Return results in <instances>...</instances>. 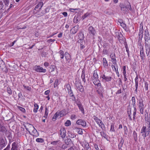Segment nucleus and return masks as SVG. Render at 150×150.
<instances>
[{
    "label": "nucleus",
    "mask_w": 150,
    "mask_h": 150,
    "mask_svg": "<svg viewBox=\"0 0 150 150\" xmlns=\"http://www.w3.org/2000/svg\"><path fill=\"white\" fill-rule=\"evenodd\" d=\"M139 109L140 112L141 113L143 114L144 109L146 106V104H145V103L144 101L142 98L139 100Z\"/></svg>",
    "instance_id": "nucleus-1"
},
{
    "label": "nucleus",
    "mask_w": 150,
    "mask_h": 150,
    "mask_svg": "<svg viewBox=\"0 0 150 150\" xmlns=\"http://www.w3.org/2000/svg\"><path fill=\"white\" fill-rule=\"evenodd\" d=\"M43 5V3L42 2H40L36 6L34 10L33 13L36 14L38 13V11H40L41 8Z\"/></svg>",
    "instance_id": "nucleus-2"
},
{
    "label": "nucleus",
    "mask_w": 150,
    "mask_h": 150,
    "mask_svg": "<svg viewBox=\"0 0 150 150\" xmlns=\"http://www.w3.org/2000/svg\"><path fill=\"white\" fill-rule=\"evenodd\" d=\"M141 133L144 139H145L146 136L149 134L146 131V126L142 127L141 130Z\"/></svg>",
    "instance_id": "nucleus-3"
},
{
    "label": "nucleus",
    "mask_w": 150,
    "mask_h": 150,
    "mask_svg": "<svg viewBox=\"0 0 150 150\" xmlns=\"http://www.w3.org/2000/svg\"><path fill=\"white\" fill-rule=\"evenodd\" d=\"M34 69L35 71L39 72L45 73L46 70L43 69L42 67L39 66H35L34 67Z\"/></svg>",
    "instance_id": "nucleus-4"
},
{
    "label": "nucleus",
    "mask_w": 150,
    "mask_h": 150,
    "mask_svg": "<svg viewBox=\"0 0 150 150\" xmlns=\"http://www.w3.org/2000/svg\"><path fill=\"white\" fill-rule=\"evenodd\" d=\"M94 119L96 123L99 125V127H100L102 129L103 127H105V125L102 121L99 119L96 116H94Z\"/></svg>",
    "instance_id": "nucleus-5"
},
{
    "label": "nucleus",
    "mask_w": 150,
    "mask_h": 150,
    "mask_svg": "<svg viewBox=\"0 0 150 150\" xmlns=\"http://www.w3.org/2000/svg\"><path fill=\"white\" fill-rule=\"evenodd\" d=\"M7 144V142L5 139H4L2 137L0 138V147L1 148L4 147Z\"/></svg>",
    "instance_id": "nucleus-6"
},
{
    "label": "nucleus",
    "mask_w": 150,
    "mask_h": 150,
    "mask_svg": "<svg viewBox=\"0 0 150 150\" xmlns=\"http://www.w3.org/2000/svg\"><path fill=\"white\" fill-rule=\"evenodd\" d=\"M59 134L62 138L65 137L66 134V132L64 128H62L60 129L59 131Z\"/></svg>",
    "instance_id": "nucleus-7"
},
{
    "label": "nucleus",
    "mask_w": 150,
    "mask_h": 150,
    "mask_svg": "<svg viewBox=\"0 0 150 150\" xmlns=\"http://www.w3.org/2000/svg\"><path fill=\"white\" fill-rule=\"evenodd\" d=\"M100 78H102L106 81H110L112 79L111 76H106L105 74H102L100 75Z\"/></svg>",
    "instance_id": "nucleus-8"
},
{
    "label": "nucleus",
    "mask_w": 150,
    "mask_h": 150,
    "mask_svg": "<svg viewBox=\"0 0 150 150\" xmlns=\"http://www.w3.org/2000/svg\"><path fill=\"white\" fill-rule=\"evenodd\" d=\"M144 38L145 42H147L150 40V35L147 30L146 29L144 31Z\"/></svg>",
    "instance_id": "nucleus-9"
},
{
    "label": "nucleus",
    "mask_w": 150,
    "mask_h": 150,
    "mask_svg": "<svg viewBox=\"0 0 150 150\" xmlns=\"http://www.w3.org/2000/svg\"><path fill=\"white\" fill-rule=\"evenodd\" d=\"M76 124L79 125H81L83 127H85L86 125V121L82 119H79L76 121Z\"/></svg>",
    "instance_id": "nucleus-10"
},
{
    "label": "nucleus",
    "mask_w": 150,
    "mask_h": 150,
    "mask_svg": "<svg viewBox=\"0 0 150 150\" xmlns=\"http://www.w3.org/2000/svg\"><path fill=\"white\" fill-rule=\"evenodd\" d=\"M96 88L98 89L97 91L98 93L101 97H103L102 93L103 92V87L101 86H99L97 88Z\"/></svg>",
    "instance_id": "nucleus-11"
},
{
    "label": "nucleus",
    "mask_w": 150,
    "mask_h": 150,
    "mask_svg": "<svg viewBox=\"0 0 150 150\" xmlns=\"http://www.w3.org/2000/svg\"><path fill=\"white\" fill-rule=\"evenodd\" d=\"M145 44L146 53L147 55L148 56L149 54L150 51V45L146 42H145Z\"/></svg>",
    "instance_id": "nucleus-12"
},
{
    "label": "nucleus",
    "mask_w": 150,
    "mask_h": 150,
    "mask_svg": "<svg viewBox=\"0 0 150 150\" xmlns=\"http://www.w3.org/2000/svg\"><path fill=\"white\" fill-rule=\"evenodd\" d=\"M64 55L67 62H69L71 59V56L67 52H65Z\"/></svg>",
    "instance_id": "nucleus-13"
},
{
    "label": "nucleus",
    "mask_w": 150,
    "mask_h": 150,
    "mask_svg": "<svg viewBox=\"0 0 150 150\" xmlns=\"http://www.w3.org/2000/svg\"><path fill=\"white\" fill-rule=\"evenodd\" d=\"M118 141L119 142V143L118 146V148L119 149L121 150V148L124 143V140L123 138L121 137L118 139Z\"/></svg>",
    "instance_id": "nucleus-14"
},
{
    "label": "nucleus",
    "mask_w": 150,
    "mask_h": 150,
    "mask_svg": "<svg viewBox=\"0 0 150 150\" xmlns=\"http://www.w3.org/2000/svg\"><path fill=\"white\" fill-rule=\"evenodd\" d=\"M89 31V33L90 34H92V35H94L95 34V31L94 28L92 26H90L88 28Z\"/></svg>",
    "instance_id": "nucleus-15"
},
{
    "label": "nucleus",
    "mask_w": 150,
    "mask_h": 150,
    "mask_svg": "<svg viewBox=\"0 0 150 150\" xmlns=\"http://www.w3.org/2000/svg\"><path fill=\"white\" fill-rule=\"evenodd\" d=\"M143 36V27L142 28H140L139 30V39L141 40H142Z\"/></svg>",
    "instance_id": "nucleus-16"
},
{
    "label": "nucleus",
    "mask_w": 150,
    "mask_h": 150,
    "mask_svg": "<svg viewBox=\"0 0 150 150\" xmlns=\"http://www.w3.org/2000/svg\"><path fill=\"white\" fill-rule=\"evenodd\" d=\"M79 30L78 26H74L71 30V32L73 34H74L76 33Z\"/></svg>",
    "instance_id": "nucleus-17"
},
{
    "label": "nucleus",
    "mask_w": 150,
    "mask_h": 150,
    "mask_svg": "<svg viewBox=\"0 0 150 150\" xmlns=\"http://www.w3.org/2000/svg\"><path fill=\"white\" fill-rule=\"evenodd\" d=\"M103 63L104 68H108V63L106 59L104 57L103 58Z\"/></svg>",
    "instance_id": "nucleus-18"
},
{
    "label": "nucleus",
    "mask_w": 150,
    "mask_h": 150,
    "mask_svg": "<svg viewBox=\"0 0 150 150\" xmlns=\"http://www.w3.org/2000/svg\"><path fill=\"white\" fill-rule=\"evenodd\" d=\"M93 83L96 85L97 86V87H98L101 86V84L100 83V81L98 79H95L92 80Z\"/></svg>",
    "instance_id": "nucleus-19"
},
{
    "label": "nucleus",
    "mask_w": 150,
    "mask_h": 150,
    "mask_svg": "<svg viewBox=\"0 0 150 150\" xmlns=\"http://www.w3.org/2000/svg\"><path fill=\"white\" fill-rule=\"evenodd\" d=\"M119 6L121 8V10L124 13H126L127 11V9L123 4H120L119 5Z\"/></svg>",
    "instance_id": "nucleus-20"
},
{
    "label": "nucleus",
    "mask_w": 150,
    "mask_h": 150,
    "mask_svg": "<svg viewBox=\"0 0 150 150\" xmlns=\"http://www.w3.org/2000/svg\"><path fill=\"white\" fill-rule=\"evenodd\" d=\"M7 131L6 128L3 125L0 124V132H6Z\"/></svg>",
    "instance_id": "nucleus-21"
},
{
    "label": "nucleus",
    "mask_w": 150,
    "mask_h": 150,
    "mask_svg": "<svg viewBox=\"0 0 150 150\" xmlns=\"http://www.w3.org/2000/svg\"><path fill=\"white\" fill-rule=\"evenodd\" d=\"M76 103L79 107V109L82 111V112H84V109L83 108L82 105L81 103L79 101L78 102H76Z\"/></svg>",
    "instance_id": "nucleus-22"
},
{
    "label": "nucleus",
    "mask_w": 150,
    "mask_h": 150,
    "mask_svg": "<svg viewBox=\"0 0 150 150\" xmlns=\"http://www.w3.org/2000/svg\"><path fill=\"white\" fill-rule=\"evenodd\" d=\"M140 55L141 59H143L145 57V55L144 54L143 47H142V48H140Z\"/></svg>",
    "instance_id": "nucleus-23"
},
{
    "label": "nucleus",
    "mask_w": 150,
    "mask_h": 150,
    "mask_svg": "<svg viewBox=\"0 0 150 150\" xmlns=\"http://www.w3.org/2000/svg\"><path fill=\"white\" fill-rule=\"evenodd\" d=\"M92 80L98 79V75L96 71H94L93 77L92 78Z\"/></svg>",
    "instance_id": "nucleus-24"
},
{
    "label": "nucleus",
    "mask_w": 150,
    "mask_h": 150,
    "mask_svg": "<svg viewBox=\"0 0 150 150\" xmlns=\"http://www.w3.org/2000/svg\"><path fill=\"white\" fill-rule=\"evenodd\" d=\"M79 39H84V35L81 31H80L78 33Z\"/></svg>",
    "instance_id": "nucleus-25"
},
{
    "label": "nucleus",
    "mask_w": 150,
    "mask_h": 150,
    "mask_svg": "<svg viewBox=\"0 0 150 150\" xmlns=\"http://www.w3.org/2000/svg\"><path fill=\"white\" fill-rule=\"evenodd\" d=\"M17 144L16 143L13 142L12 145L11 150H17Z\"/></svg>",
    "instance_id": "nucleus-26"
},
{
    "label": "nucleus",
    "mask_w": 150,
    "mask_h": 150,
    "mask_svg": "<svg viewBox=\"0 0 150 150\" xmlns=\"http://www.w3.org/2000/svg\"><path fill=\"white\" fill-rule=\"evenodd\" d=\"M133 135L135 141V142H137V133L135 131H133Z\"/></svg>",
    "instance_id": "nucleus-27"
},
{
    "label": "nucleus",
    "mask_w": 150,
    "mask_h": 150,
    "mask_svg": "<svg viewBox=\"0 0 150 150\" xmlns=\"http://www.w3.org/2000/svg\"><path fill=\"white\" fill-rule=\"evenodd\" d=\"M111 67L112 69L114 68L115 69V71H116V74L118 76V77H119L120 75L118 70V68H116L115 67V65H111Z\"/></svg>",
    "instance_id": "nucleus-28"
},
{
    "label": "nucleus",
    "mask_w": 150,
    "mask_h": 150,
    "mask_svg": "<svg viewBox=\"0 0 150 150\" xmlns=\"http://www.w3.org/2000/svg\"><path fill=\"white\" fill-rule=\"evenodd\" d=\"M127 9L128 10H129L130 11H132V9L130 5V4L129 2H128L126 6H125Z\"/></svg>",
    "instance_id": "nucleus-29"
},
{
    "label": "nucleus",
    "mask_w": 150,
    "mask_h": 150,
    "mask_svg": "<svg viewBox=\"0 0 150 150\" xmlns=\"http://www.w3.org/2000/svg\"><path fill=\"white\" fill-rule=\"evenodd\" d=\"M75 129H76V131L79 134L81 135L83 134V132L81 129L79 128H76Z\"/></svg>",
    "instance_id": "nucleus-30"
},
{
    "label": "nucleus",
    "mask_w": 150,
    "mask_h": 150,
    "mask_svg": "<svg viewBox=\"0 0 150 150\" xmlns=\"http://www.w3.org/2000/svg\"><path fill=\"white\" fill-rule=\"evenodd\" d=\"M65 142L67 145H69L71 143V139H70L67 138L65 140Z\"/></svg>",
    "instance_id": "nucleus-31"
},
{
    "label": "nucleus",
    "mask_w": 150,
    "mask_h": 150,
    "mask_svg": "<svg viewBox=\"0 0 150 150\" xmlns=\"http://www.w3.org/2000/svg\"><path fill=\"white\" fill-rule=\"evenodd\" d=\"M34 106L35 107L34 108L33 110V111L34 112H37V110L38 109V105L37 104H35L34 105Z\"/></svg>",
    "instance_id": "nucleus-32"
},
{
    "label": "nucleus",
    "mask_w": 150,
    "mask_h": 150,
    "mask_svg": "<svg viewBox=\"0 0 150 150\" xmlns=\"http://www.w3.org/2000/svg\"><path fill=\"white\" fill-rule=\"evenodd\" d=\"M59 114V113L56 112L52 118V120L53 121H55L56 120V118L58 117V115Z\"/></svg>",
    "instance_id": "nucleus-33"
},
{
    "label": "nucleus",
    "mask_w": 150,
    "mask_h": 150,
    "mask_svg": "<svg viewBox=\"0 0 150 150\" xmlns=\"http://www.w3.org/2000/svg\"><path fill=\"white\" fill-rule=\"evenodd\" d=\"M48 114V110L47 107H46L45 109V113L44 116V117L45 118H47V115Z\"/></svg>",
    "instance_id": "nucleus-34"
},
{
    "label": "nucleus",
    "mask_w": 150,
    "mask_h": 150,
    "mask_svg": "<svg viewBox=\"0 0 150 150\" xmlns=\"http://www.w3.org/2000/svg\"><path fill=\"white\" fill-rule=\"evenodd\" d=\"M61 143L60 142V141H53L51 142V144L53 145H56L57 143L58 144H59V145H60V143Z\"/></svg>",
    "instance_id": "nucleus-35"
},
{
    "label": "nucleus",
    "mask_w": 150,
    "mask_h": 150,
    "mask_svg": "<svg viewBox=\"0 0 150 150\" xmlns=\"http://www.w3.org/2000/svg\"><path fill=\"white\" fill-rule=\"evenodd\" d=\"M144 88L145 89V90L146 91H148V83L146 82L145 81L144 82Z\"/></svg>",
    "instance_id": "nucleus-36"
},
{
    "label": "nucleus",
    "mask_w": 150,
    "mask_h": 150,
    "mask_svg": "<svg viewBox=\"0 0 150 150\" xmlns=\"http://www.w3.org/2000/svg\"><path fill=\"white\" fill-rule=\"evenodd\" d=\"M100 133L102 137H103L104 138H106L107 139L106 134L104 132H100Z\"/></svg>",
    "instance_id": "nucleus-37"
},
{
    "label": "nucleus",
    "mask_w": 150,
    "mask_h": 150,
    "mask_svg": "<svg viewBox=\"0 0 150 150\" xmlns=\"http://www.w3.org/2000/svg\"><path fill=\"white\" fill-rule=\"evenodd\" d=\"M68 92L70 96L73 97H74L75 98L74 96V95L73 92L71 91V90H70L69 91H68Z\"/></svg>",
    "instance_id": "nucleus-38"
},
{
    "label": "nucleus",
    "mask_w": 150,
    "mask_h": 150,
    "mask_svg": "<svg viewBox=\"0 0 150 150\" xmlns=\"http://www.w3.org/2000/svg\"><path fill=\"white\" fill-rule=\"evenodd\" d=\"M125 46L126 49V51L127 53L128 57H129V51L127 45V44H126Z\"/></svg>",
    "instance_id": "nucleus-39"
},
{
    "label": "nucleus",
    "mask_w": 150,
    "mask_h": 150,
    "mask_svg": "<svg viewBox=\"0 0 150 150\" xmlns=\"http://www.w3.org/2000/svg\"><path fill=\"white\" fill-rule=\"evenodd\" d=\"M36 141L38 142H42L44 141V139L41 138H38L36 139Z\"/></svg>",
    "instance_id": "nucleus-40"
},
{
    "label": "nucleus",
    "mask_w": 150,
    "mask_h": 150,
    "mask_svg": "<svg viewBox=\"0 0 150 150\" xmlns=\"http://www.w3.org/2000/svg\"><path fill=\"white\" fill-rule=\"evenodd\" d=\"M111 60L112 62H113V64L114 65H115H115H117L116 62L117 61L116 59L115 58H113L112 59H111Z\"/></svg>",
    "instance_id": "nucleus-41"
},
{
    "label": "nucleus",
    "mask_w": 150,
    "mask_h": 150,
    "mask_svg": "<svg viewBox=\"0 0 150 150\" xmlns=\"http://www.w3.org/2000/svg\"><path fill=\"white\" fill-rule=\"evenodd\" d=\"M64 55V54L63 51L62 50H60L58 54V56L60 57Z\"/></svg>",
    "instance_id": "nucleus-42"
},
{
    "label": "nucleus",
    "mask_w": 150,
    "mask_h": 150,
    "mask_svg": "<svg viewBox=\"0 0 150 150\" xmlns=\"http://www.w3.org/2000/svg\"><path fill=\"white\" fill-rule=\"evenodd\" d=\"M80 92H83L84 91V88L83 86L82 85L80 86L79 87V88L78 89Z\"/></svg>",
    "instance_id": "nucleus-43"
},
{
    "label": "nucleus",
    "mask_w": 150,
    "mask_h": 150,
    "mask_svg": "<svg viewBox=\"0 0 150 150\" xmlns=\"http://www.w3.org/2000/svg\"><path fill=\"white\" fill-rule=\"evenodd\" d=\"M6 6H8L9 4V0H3Z\"/></svg>",
    "instance_id": "nucleus-44"
},
{
    "label": "nucleus",
    "mask_w": 150,
    "mask_h": 150,
    "mask_svg": "<svg viewBox=\"0 0 150 150\" xmlns=\"http://www.w3.org/2000/svg\"><path fill=\"white\" fill-rule=\"evenodd\" d=\"M58 80L57 79L55 80L54 81V87L55 88L56 87L58 84Z\"/></svg>",
    "instance_id": "nucleus-45"
},
{
    "label": "nucleus",
    "mask_w": 150,
    "mask_h": 150,
    "mask_svg": "<svg viewBox=\"0 0 150 150\" xmlns=\"http://www.w3.org/2000/svg\"><path fill=\"white\" fill-rule=\"evenodd\" d=\"M71 124V122L69 120H67L66 122L65 123V125L66 126H68L70 125Z\"/></svg>",
    "instance_id": "nucleus-46"
},
{
    "label": "nucleus",
    "mask_w": 150,
    "mask_h": 150,
    "mask_svg": "<svg viewBox=\"0 0 150 150\" xmlns=\"http://www.w3.org/2000/svg\"><path fill=\"white\" fill-rule=\"evenodd\" d=\"M110 131L112 132L115 131L114 125L113 124H111Z\"/></svg>",
    "instance_id": "nucleus-47"
},
{
    "label": "nucleus",
    "mask_w": 150,
    "mask_h": 150,
    "mask_svg": "<svg viewBox=\"0 0 150 150\" xmlns=\"http://www.w3.org/2000/svg\"><path fill=\"white\" fill-rule=\"evenodd\" d=\"M67 144H64L62 145L61 147V148L62 149L64 150L66 149H67Z\"/></svg>",
    "instance_id": "nucleus-48"
},
{
    "label": "nucleus",
    "mask_w": 150,
    "mask_h": 150,
    "mask_svg": "<svg viewBox=\"0 0 150 150\" xmlns=\"http://www.w3.org/2000/svg\"><path fill=\"white\" fill-rule=\"evenodd\" d=\"M147 132L150 134V122H149L147 126Z\"/></svg>",
    "instance_id": "nucleus-49"
},
{
    "label": "nucleus",
    "mask_w": 150,
    "mask_h": 150,
    "mask_svg": "<svg viewBox=\"0 0 150 150\" xmlns=\"http://www.w3.org/2000/svg\"><path fill=\"white\" fill-rule=\"evenodd\" d=\"M89 13H86L83 16H82V18L83 20L85 18L87 17L89 15Z\"/></svg>",
    "instance_id": "nucleus-50"
},
{
    "label": "nucleus",
    "mask_w": 150,
    "mask_h": 150,
    "mask_svg": "<svg viewBox=\"0 0 150 150\" xmlns=\"http://www.w3.org/2000/svg\"><path fill=\"white\" fill-rule=\"evenodd\" d=\"M136 110L134 109V112L133 115V120L134 121L135 120V115H136Z\"/></svg>",
    "instance_id": "nucleus-51"
},
{
    "label": "nucleus",
    "mask_w": 150,
    "mask_h": 150,
    "mask_svg": "<svg viewBox=\"0 0 150 150\" xmlns=\"http://www.w3.org/2000/svg\"><path fill=\"white\" fill-rule=\"evenodd\" d=\"M69 136L71 138H74L76 136V135L75 134H72L71 132L69 134Z\"/></svg>",
    "instance_id": "nucleus-52"
},
{
    "label": "nucleus",
    "mask_w": 150,
    "mask_h": 150,
    "mask_svg": "<svg viewBox=\"0 0 150 150\" xmlns=\"http://www.w3.org/2000/svg\"><path fill=\"white\" fill-rule=\"evenodd\" d=\"M75 85L77 89H79V86H81V85L80 84V83L78 82H76L75 83Z\"/></svg>",
    "instance_id": "nucleus-53"
},
{
    "label": "nucleus",
    "mask_w": 150,
    "mask_h": 150,
    "mask_svg": "<svg viewBox=\"0 0 150 150\" xmlns=\"http://www.w3.org/2000/svg\"><path fill=\"white\" fill-rule=\"evenodd\" d=\"M18 108L22 112H25V110L24 108L20 106H19L18 107Z\"/></svg>",
    "instance_id": "nucleus-54"
},
{
    "label": "nucleus",
    "mask_w": 150,
    "mask_h": 150,
    "mask_svg": "<svg viewBox=\"0 0 150 150\" xmlns=\"http://www.w3.org/2000/svg\"><path fill=\"white\" fill-rule=\"evenodd\" d=\"M85 148L87 150H91V148L89 147L88 144L86 145L85 146Z\"/></svg>",
    "instance_id": "nucleus-55"
},
{
    "label": "nucleus",
    "mask_w": 150,
    "mask_h": 150,
    "mask_svg": "<svg viewBox=\"0 0 150 150\" xmlns=\"http://www.w3.org/2000/svg\"><path fill=\"white\" fill-rule=\"evenodd\" d=\"M68 150H77V149L75 146H73L70 147Z\"/></svg>",
    "instance_id": "nucleus-56"
},
{
    "label": "nucleus",
    "mask_w": 150,
    "mask_h": 150,
    "mask_svg": "<svg viewBox=\"0 0 150 150\" xmlns=\"http://www.w3.org/2000/svg\"><path fill=\"white\" fill-rule=\"evenodd\" d=\"M125 131V133L126 134H127V127L126 126H125L123 127Z\"/></svg>",
    "instance_id": "nucleus-57"
},
{
    "label": "nucleus",
    "mask_w": 150,
    "mask_h": 150,
    "mask_svg": "<svg viewBox=\"0 0 150 150\" xmlns=\"http://www.w3.org/2000/svg\"><path fill=\"white\" fill-rule=\"evenodd\" d=\"M4 5H3V2L2 1H0V10L2 9L4 7Z\"/></svg>",
    "instance_id": "nucleus-58"
},
{
    "label": "nucleus",
    "mask_w": 150,
    "mask_h": 150,
    "mask_svg": "<svg viewBox=\"0 0 150 150\" xmlns=\"http://www.w3.org/2000/svg\"><path fill=\"white\" fill-rule=\"evenodd\" d=\"M85 47V46L83 44H80V48L81 50H82L84 49Z\"/></svg>",
    "instance_id": "nucleus-59"
},
{
    "label": "nucleus",
    "mask_w": 150,
    "mask_h": 150,
    "mask_svg": "<svg viewBox=\"0 0 150 150\" xmlns=\"http://www.w3.org/2000/svg\"><path fill=\"white\" fill-rule=\"evenodd\" d=\"M7 92L9 94H11L12 93V92L11 89L10 88H7Z\"/></svg>",
    "instance_id": "nucleus-60"
},
{
    "label": "nucleus",
    "mask_w": 150,
    "mask_h": 150,
    "mask_svg": "<svg viewBox=\"0 0 150 150\" xmlns=\"http://www.w3.org/2000/svg\"><path fill=\"white\" fill-rule=\"evenodd\" d=\"M23 86L24 87V88H25V89H26L28 91H30V90H31V88H30V87H29L28 86H25L24 85Z\"/></svg>",
    "instance_id": "nucleus-61"
},
{
    "label": "nucleus",
    "mask_w": 150,
    "mask_h": 150,
    "mask_svg": "<svg viewBox=\"0 0 150 150\" xmlns=\"http://www.w3.org/2000/svg\"><path fill=\"white\" fill-rule=\"evenodd\" d=\"M138 77L137 76H136L135 78V84H138Z\"/></svg>",
    "instance_id": "nucleus-62"
},
{
    "label": "nucleus",
    "mask_w": 150,
    "mask_h": 150,
    "mask_svg": "<svg viewBox=\"0 0 150 150\" xmlns=\"http://www.w3.org/2000/svg\"><path fill=\"white\" fill-rule=\"evenodd\" d=\"M144 119L146 123H148L149 122V123L148 116L144 117Z\"/></svg>",
    "instance_id": "nucleus-63"
},
{
    "label": "nucleus",
    "mask_w": 150,
    "mask_h": 150,
    "mask_svg": "<svg viewBox=\"0 0 150 150\" xmlns=\"http://www.w3.org/2000/svg\"><path fill=\"white\" fill-rule=\"evenodd\" d=\"M120 23L121 26L123 28H126V25L125 23Z\"/></svg>",
    "instance_id": "nucleus-64"
}]
</instances>
